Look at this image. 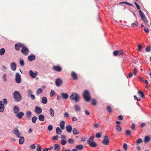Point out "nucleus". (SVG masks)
<instances>
[{
  "instance_id": "nucleus-12",
  "label": "nucleus",
  "mask_w": 151,
  "mask_h": 151,
  "mask_svg": "<svg viewBox=\"0 0 151 151\" xmlns=\"http://www.w3.org/2000/svg\"><path fill=\"white\" fill-rule=\"evenodd\" d=\"M74 109L75 111L77 112L80 111L81 110L80 106L77 104L74 106Z\"/></svg>"
},
{
  "instance_id": "nucleus-38",
  "label": "nucleus",
  "mask_w": 151,
  "mask_h": 151,
  "mask_svg": "<svg viewBox=\"0 0 151 151\" xmlns=\"http://www.w3.org/2000/svg\"><path fill=\"white\" fill-rule=\"evenodd\" d=\"M42 90L41 88H39L37 89V95H39L41 93H42Z\"/></svg>"
},
{
  "instance_id": "nucleus-42",
  "label": "nucleus",
  "mask_w": 151,
  "mask_h": 151,
  "mask_svg": "<svg viewBox=\"0 0 151 151\" xmlns=\"http://www.w3.org/2000/svg\"><path fill=\"white\" fill-rule=\"evenodd\" d=\"M118 55L119 56L122 55L124 54V52L122 50H118Z\"/></svg>"
},
{
  "instance_id": "nucleus-28",
  "label": "nucleus",
  "mask_w": 151,
  "mask_h": 151,
  "mask_svg": "<svg viewBox=\"0 0 151 151\" xmlns=\"http://www.w3.org/2000/svg\"><path fill=\"white\" fill-rule=\"evenodd\" d=\"M62 132V131L61 129L59 127H57L56 129V132L58 134H61Z\"/></svg>"
},
{
  "instance_id": "nucleus-4",
  "label": "nucleus",
  "mask_w": 151,
  "mask_h": 151,
  "mask_svg": "<svg viewBox=\"0 0 151 151\" xmlns=\"http://www.w3.org/2000/svg\"><path fill=\"white\" fill-rule=\"evenodd\" d=\"M21 52L24 55H27L29 53V50L27 47L24 46L21 49Z\"/></svg>"
},
{
  "instance_id": "nucleus-5",
  "label": "nucleus",
  "mask_w": 151,
  "mask_h": 151,
  "mask_svg": "<svg viewBox=\"0 0 151 151\" xmlns=\"http://www.w3.org/2000/svg\"><path fill=\"white\" fill-rule=\"evenodd\" d=\"M24 46V45L22 43H17L15 45V48L17 50L19 51L20 50L21 48H22Z\"/></svg>"
},
{
  "instance_id": "nucleus-47",
  "label": "nucleus",
  "mask_w": 151,
  "mask_h": 151,
  "mask_svg": "<svg viewBox=\"0 0 151 151\" xmlns=\"http://www.w3.org/2000/svg\"><path fill=\"white\" fill-rule=\"evenodd\" d=\"M126 4L128 5H130V6H132V4H131L129 3H128L127 2H120V4Z\"/></svg>"
},
{
  "instance_id": "nucleus-39",
  "label": "nucleus",
  "mask_w": 151,
  "mask_h": 151,
  "mask_svg": "<svg viewBox=\"0 0 151 151\" xmlns=\"http://www.w3.org/2000/svg\"><path fill=\"white\" fill-rule=\"evenodd\" d=\"M37 117L36 116H34L32 118V122L33 123H35L36 122V120L37 119Z\"/></svg>"
},
{
  "instance_id": "nucleus-16",
  "label": "nucleus",
  "mask_w": 151,
  "mask_h": 151,
  "mask_svg": "<svg viewBox=\"0 0 151 151\" xmlns=\"http://www.w3.org/2000/svg\"><path fill=\"white\" fill-rule=\"evenodd\" d=\"M72 126L70 125H68L66 126V129L67 131L69 132H70L72 130Z\"/></svg>"
},
{
  "instance_id": "nucleus-53",
  "label": "nucleus",
  "mask_w": 151,
  "mask_h": 151,
  "mask_svg": "<svg viewBox=\"0 0 151 151\" xmlns=\"http://www.w3.org/2000/svg\"><path fill=\"white\" fill-rule=\"evenodd\" d=\"M93 126L94 128H99L100 127V125L99 124L97 123H94L93 124Z\"/></svg>"
},
{
  "instance_id": "nucleus-56",
  "label": "nucleus",
  "mask_w": 151,
  "mask_h": 151,
  "mask_svg": "<svg viewBox=\"0 0 151 151\" xmlns=\"http://www.w3.org/2000/svg\"><path fill=\"white\" fill-rule=\"evenodd\" d=\"M123 147L126 151L127 150V145L126 143H124L123 145Z\"/></svg>"
},
{
  "instance_id": "nucleus-52",
  "label": "nucleus",
  "mask_w": 151,
  "mask_h": 151,
  "mask_svg": "<svg viewBox=\"0 0 151 151\" xmlns=\"http://www.w3.org/2000/svg\"><path fill=\"white\" fill-rule=\"evenodd\" d=\"M92 104L94 106H96L97 104V102L95 99H93L92 100Z\"/></svg>"
},
{
  "instance_id": "nucleus-43",
  "label": "nucleus",
  "mask_w": 151,
  "mask_h": 151,
  "mask_svg": "<svg viewBox=\"0 0 151 151\" xmlns=\"http://www.w3.org/2000/svg\"><path fill=\"white\" fill-rule=\"evenodd\" d=\"M32 91L30 90H29L28 91V92L27 93V96L28 97H29V96H31V95H32Z\"/></svg>"
},
{
  "instance_id": "nucleus-8",
  "label": "nucleus",
  "mask_w": 151,
  "mask_h": 151,
  "mask_svg": "<svg viewBox=\"0 0 151 151\" xmlns=\"http://www.w3.org/2000/svg\"><path fill=\"white\" fill-rule=\"evenodd\" d=\"M109 140L108 137L107 136L104 137V139L102 141L103 144L105 145H107L109 144Z\"/></svg>"
},
{
  "instance_id": "nucleus-26",
  "label": "nucleus",
  "mask_w": 151,
  "mask_h": 151,
  "mask_svg": "<svg viewBox=\"0 0 151 151\" xmlns=\"http://www.w3.org/2000/svg\"><path fill=\"white\" fill-rule=\"evenodd\" d=\"M49 113L50 115L52 117L54 116L55 112L53 110L52 108H50L49 109Z\"/></svg>"
},
{
  "instance_id": "nucleus-21",
  "label": "nucleus",
  "mask_w": 151,
  "mask_h": 151,
  "mask_svg": "<svg viewBox=\"0 0 151 151\" xmlns=\"http://www.w3.org/2000/svg\"><path fill=\"white\" fill-rule=\"evenodd\" d=\"M71 76L74 79L77 80L78 79V77L76 73L74 72H72Z\"/></svg>"
},
{
  "instance_id": "nucleus-57",
  "label": "nucleus",
  "mask_w": 151,
  "mask_h": 151,
  "mask_svg": "<svg viewBox=\"0 0 151 151\" xmlns=\"http://www.w3.org/2000/svg\"><path fill=\"white\" fill-rule=\"evenodd\" d=\"M118 50L114 51L113 52V55L114 56L118 55Z\"/></svg>"
},
{
  "instance_id": "nucleus-60",
  "label": "nucleus",
  "mask_w": 151,
  "mask_h": 151,
  "mask_svg": "<svg viewBox=\"0 0 151 151\" xmlns=\"http://www.w3.org/2000/svg\"><path fill=\"white\" fill-rule=\"evenodd\" d=\"M58 136L57 135L54 136L52 137V139L53 140H57L58 138Z\"/></svg>"
},
{
  "instance_id": "nucleus-13",
  "label": "nucleus",
  "mask_w": 151,
  "mask_h": 151,
  "mask_svg": "<svg viewBox=\"0 0 151 151\" xmlns=\"http://www.w3.org/2000/svg\"><path fill=\"white\" fill-rule=\"evenodd\" d=\"M63 81L62 80L59 78L56 79L55 81V84L57 86H59L62 84Z\"/></svg>"
},
{
  "instance_id": "nucleus-51",
  "label": "nucleus",
  "mask_w": 151,
  "mask_h": 151,
  "mask_svg": "<svg viewBox=\"0 0 151 151\" xmlns=\"http://www.w3.org/2000/svg\"><path fill=\"white\" fill-rule=\"evenodd\" d=\"M53 129V127L52 125H50L48 126V127L47 129L49 131H50L52 130Z\"/></svg>"
},
{
  "instance_id": "nucleus-44",
  "label": "nucleus",
  "mask_w": 151,
  "mask_h": 151,
  "mask_svg": "<svg viewBox=\"0 0 151 151\" xmlns=\"http://www.w3.org/2000/svg\"><path fill=\"white\" fill-rule=\"evenodd\" d=\"M53 147L52 146H50L49 148H46L44 149L43 150V151H48V150H50L53 149Z\"/></svg>"
},
{
  "instance_id": "nucleus-11",
  "label": "nucleus",
  "mask_w": 151,
  "mask_h": 151,
  "mask_svg": "<svg viewBox=\"0 0 151 151\" xmlns=\"http://www.w3.org/2000/svg\"><path fill=\"white\" fill-rule=\"evenodd\" d=\"M42 111V110L41 108L37 106H36L35 110V111L36 113L39 114L41 113Z\"/></svg>"
},
{
  "instance_id": "nucleus-55",
  "label": "nucleus",
  "mask_w": 151,
  "mask_h": 151,
  "mask_svg": "<svg viewBox=\"0 0 151 151\" xmlns=\"http://www.w3.org/2000/svg\"><path fill=\"white\" fill-rule=\"evenodd\" d=\"M151 48L149 46H148L145 48V51L147 52H149L150 51Z\"/></svg>"
},
{
  "instance_id": "nucleus-58",
  "label": "nucleus",
  "mask_w": 151,
  "mask_h": 151,
  "mask_svg": "<svg viewBox=\"0 0 151 151\" xmlns=\"http://www.w3.org/2000/svg\"><path fill=\"white\" fill-rule=\"evenodd\" d=\"M107 109L108 110L109 112V113H111L112 111V109L111 106H108L107 107Z\"/></svg>"
},
{
  "instance_id": "nucleus-40",
  "label": "nucleus",
  "mask_w": 151,
  "mask_h": 151,
  "mask_svg": "<svg viewBox=\"0 0 151 151\" xmlns=\"http://www.w3.org/2000/svg\"><path fill=\"white\" fill-rule=\"evenodd\" d=\"M138 93L142 98H143L144 97L145 95L141 91H139L138 92Z\"/></svg>"
},
{
  "instance_id": "nucleus-34",
  "label": "nucleus",
  "mask_w": 151,
  "mask_h": 151,
  "mask_svg": "<svg viewBox=\"0 0 151 151\" xmlns=\"http://www.w3.org/2000/svg\"><path fill=\"white\" fill-rule=\"evenodd\" d=\"M88 144L90 146L92 147H95L97 146L96 143L93 142H91L90 144L89 143Z\"/></svg>"
},
{
  "instance_id": "nucleus-7",
  "label": "nucleus",
  "mask_w": 151,
  "mask_h": 151,
  "mask_svg": "<svg viewBox=\"0 0 151 151\" xmlns=\"http://www.w3.org/2000/svg\"><path fill=\"white\" fill-rule=\"evenodd\" d=\"M13 133L15 134L18 137H20L21 133L19 132V130L17 128H14L13 129Z\"/></svg>"
},
{
  "instance_id": "nucleus-45",
  "label": "nucleus",
  "mask_w": 151,
  "mask_h": 151,
  "mask_svg": "<svg viewBox=\"0 0 151 151\" xmlns=\"http://www.w3.org/2000/svg\"><path fill=\"white\" fill-rule=\"evenodd\" d=\"M125 133L127 135H130L131 134V132L129 130H127L126 131Z\"/></svg>"
},
{
  "instance_id": "nucleus-59",
  "label": "nucleus",
  "mask_w": 151,
  "mask_h": 151,
  "mask_svg": "<svg viewBox=\"0 0 151 151\" xmlns=\"http://www.w3.org/2000/svg\"><path fill=\"white\" fill-rule=\"evenodd\" d=\"M36 146L35 144H33L31 145L30 147L31 149L32 150H34L35 149Z\"/></svg>"
},
{
  "instance_id": "nucleus-49",
  "label": "nucleus",
  "mask_w": 151,
  "mask_h": 151,
  "mask_svg": "<svg viewBox=\"0 0 151 151\" xmlns=\"http://www.w3.org/2000/svg\"><path fill=\"white\" fill-rule=\"evenodd\" d=\"M67 142V141L65 140L64 139H62L61 141V144L63 145H65L66 143Z\"/></svg>"
},
{
  "instance_id": "nucleus-24",
  "label": "nucleus",
  "mask_w": 151,
  "mask_h": 151,
  "mask_svg": "<svg viewBox=\"0 0 151 151\" xmlns=\"http://www.w3.org/2000/svg\"><path fill=\"white\" fill-rule=\"evenodd\" d=\"M47 99L46 97H43L42 98L41 102L43 104H46L47 102Z\"/></svg>"
},
{
  "instance_id": "nucleus-63",
  "label": "nucleus",
  "mask_w": 151,
  "mask_h": 151,
  "mask_svg": "<svg viewBox=\"0 0 151 151\" xmlns=\"http://www.w3.org/2000/svg\"><path fill=\"white\" fill-rule=\"evenodd\" d=\"M3 103L5 104L6 105L7 103V101L6 99H3Z\"/></svg>"
},
{
  "instance_id": "nucleus-62",
  "label": "nucleus",
  "mask_w": 151,
  "mask_h": 151,
  "mask_svg": "<svg viewBox=\"0 0 151 151\" xmlns=\"http://www.w3.org/2000/svg\"><path fill=\"white\" fill-rule=\"evenodd\" d=\"M137 68H135L134 70H133V73H134V76H135L137 74Z\"/></svg>"
},
{
  "instance_id": "nucleus-18",
  "label": "nucleus",
  "mask_w": 151,
  "mask_h": 151,
  "mask_svg": "<svg viewBox=\"0 0 151 151\" xmlns=\"http://www.w3.org/2000/svg\"><path fill=\"white\" fill-rule=\"evenodd\" d=\"M11 69L13 71H15L16 69V65L14 63H12L11 65Z\"/></svg>"
},
{
  "instance_id": "nucleus-54",
  "label": "nucleus",
  "mask_w": 151,
  "mask_h": 151,
  "mask_svg": "<svg viewBox=\"0 0 151 151\" xmlns=\"http://www.w3.org/2000/svg\"><path fill=\"white\" fill-rule=\"evenodd\" d=\"M142 142V140L140 139L139 138L138 139L137 141V144H138L139 143H141Z\"/></svg>"
},
{
  "instance_id": "nucleus-31",
  "label": "nucleus",
  "mask_w": 151,
  "mask_h": 151,
  "mask_svg": "<svg viewBox=\"0 0 151 151\" xmlns=\"http://www.w3.org/2000/svg\"><path fill=\"white\" fill-rule=\"evenodd\" d=\"M93 139L94 137L93 136H91V137H90L88 139V144H90L91 142H93Z\"/></svg>"
},
{
  "instance_id": "nucleus-20",
  "label": "nucleus",
  "mask_w": 151,
  "mask_h": 151,
  "mask_svg": "<svg viewBox=\"0 0 151 151\" xmlns=\"http://www.w3.org/2000/svg\"><path fill=\"white\" fill-rule=\"evenodd\" d=\"M62 98L64 99H67L68 98V95L67 93H63L61 94Z\"/></svg>"
},
{
  "instance_id": "nucleus-10",
  "label": "nucleus",
  "mask_w": 151,
  "mask_h": 151,
  "mask_svg": "<svg viewBox=\"0 0 151 151\" xmlns=\"http://www.w3.org/2000/svg\"><path fill=\"white\" fill-rule=\"evenodd\" d=\"M29 73L30 76L32 78H35L37 74V72L34 73L32 70H29Z\"/></svg>"
},
{
  "instance_id": "nucleus-19",
  "label": "nucleus",
  "mask_w": 151,
  "mask_h": 151,
  "mask_svg": "<svg viewBox=\"0 0 151 151\" xmlns=\"http://www.w3.org/2000/svg\"><path fill=\"white\" fill-rule=\"evenodd\" d=\"M13 109L14 112L15 114L17 113L19 111V107L17 106H14Z\"/></svg>"
},
{
  "instance_id": "nucleus-25",
  "label": "nucleus",
  "mask_w": 151,
  "mask_h": 151,
  "mask_svg": "<svg viewBox=\"0 0 151 151\" xmlns=\"http://www.w3.org/2000/svg\"><path fill=\"white\" fill-rule=\"evenodd\" d=\"M38 119L41 121H44L45 120V118L44 115L42 114H40L38 116Z\"/></svg>"
},
{
  "instance_id": "nucleus-14",
  "label": "nucleus",
  "mask_w": 151,
  "mask_h": 151,
  "mask_svg": "<svg viewBox=\"0 0 151 151\" xmlns=\"http://www.w3.org/2000/svg\"><path fill=\"white\" fill-rule=\"evenodd\" d=\"M4 108L5 107L2 102L0 100V112H3Z\"/></svg>"
},
{
  "instance_id": "nucleus-48",
  "label": "nucleus",
  "mask_w": 151,
  "mask_h": 151,
  "mask_svg": "<svg viewBox=\"0 0 151 151\" xmlns=\"http://www.w3.org/2000/svg\"><path fill=\"white\" fill-rule=\"evenodd\" d=\"M55 91L53 90H52L50 92V96L51 97L53 96L55 94Z\"/></svg>"
},
{
  "instance_id": "nucleus-1",
  "label": "nucleus",
  "mask_w": 151,
  "mask_h": 151,
  "mask_svg": "<svg viewBox=\"0 0 151 151\" xmlns=\"http://www.w3.org/2000/svg\"><path fill=\"white\" fill-rule=\"evenodd\" d=\"M13 96L15 101L17 102L19 101L22 99V96L20 93L18 91H15Z\"/></svg>"
},
{
  "instance_id": "nucleus-35",
  "label": "nucleus",
  "mask_w": 151,
  "mask_h": 151,
  "mask_svg": "<svg viewBox=\"0 0 151 151\" xmlns=\"http://www.w3.org/2000/svg\"><path fill=\"white\" fill-rule=\"evenodd\" d=\"M76 148L79 150H81L83 148V146L81 145H77L76 147Z\"/></svg>"
},
{
  "instance_id": "nucleus-27",
  "label": "nucleus",
  "mask_w": 151,
  "mask_h": 151,
  "mask_svg": "<svg viewBox=\"0 0 151 151\" xmlns=\"http://www.w3.org/2000/svg\"><path fill=\"white\" fill-rule=\"evenodd\" d=\"M24 141V138L23 137H20L19 139V143L21 145L23 143Z\"/></svg>"
},
{
  "instance_id": "nucleus-50",
  "label": "nucleus",
  "mask_w": 151,
  "mask_h": 151,
  "mask_svg": "<svg viewBox=\"0 0 151 151\" xmlns=\"http://www.w3.org/2000/svg\"><path fill=\"white\" fill-rule=\"evenodd\" d=\"M141 19L144 22H146L147 19L145 15L141 17Z\"/></svg>"
},
{
  "instance_id": "nucleus-17",
  "label": "nucleus",
  "mask_w": 151,
  "mask_h": 151,
  "mask_svg": "<svg viewBox=\"0 0 151 151\" xmlns=\"http://www.w3.org/2000/svg\"><path fill=\"white\" fill-rule=\"evenodd\" d=\"M35 57L33 54H31L28 57V60L29 61H32L35 59Z\"/></svg>"
},
{
  "instance_id": "nucleus-15",
  "label": "nucleus",
  "mask_w": 151,
  "mask_h": 151,
  "mask_svg": "<svg viewBox=\"0 0 151 151\" xmlns=\"http://www.w3.org/2000/svg\"><path fill=\"white\" fill-rule=\"evenodd\" d=\"M16 116L19 119L22 118L24 115V113L22 112H20L16 114Z\"/></svg>"
},
{
  "instance_id": "nucleus-6",
  "label": "nucleus",
  "mask_w": 151,
  "mask_h": 151,
  "mask_svg": "<svg viewBox=\"0 0 151 151\" xmlns=\"http://www.w3.org/2000/svg\"><path fill=\"white\" fill-rule=\"evenodd\" d=\"M15 81L17 83H20L21 81V78L20 74L18 73H17L15 76Z\"/></svg>"
},
{
  "instance_id": "nucleus-22",
  "label": "nucleus",
  "mask_w": 151,
  "mask_h": 151,
  "mask_svg": "<svg viewBox=\"0 0 151 151\" xmlns=\"http://www.w3.org/2000/svg\"><path fill=\"white\" fill-rule=\"evenodd\" d=\"M25 115L29 119L31 117L32 113L29 111H27Z\"/></svg>"
},
{
  "instance_id": "nucleus-29",
  "label": "nucleus",
  "mask_w": 151,
  "mask_h": 151,
  "mask_svg": "<svg viewBox=\"0 0 151 151\" xmlns=\"http://www.w3.org/2000/svg\"><path fill=\"white\" fill-rule=\"evenodd\" d=\"M116 130L119 132H120L122 130V127L118 125H116L115 127Z\"/></svg>"
},
{
  "instance_id": "nucleus-61",
  "label": "nucleus",
  "mask_w": 151,
  "mask_h": 151,
  "mask_svg": "<svg viewBox=\"0 0 151 151\" xmlns=\"http://www.w3.org/2000/svg\"><path fill=\"white\" fill-rule=\"evenodd\" d=\"M139 15L141 16V17L144 16V14L142 12V11L141 10H139Z\"/></svg>"
},
{
  "instance_id": "nucleus-33",
  "label": "nucleus",
  "mask_w": 151,
  "mask_h": 151,
  "mask_svg": "<svg viewBox=\"0 0 151 151\" xmlns=\"http://www.w3.org/2000/svg\"><path fill=\"white\" fill-rule=\"evenodd\" d=\"M150 138L148 136H146L145 137L144 141L145 143H146L148 142L150 140Z\"/></svg>"
},
{
  "instance_id": "nucleus-23",
  "label": "nucleus",
  "mask_w": 151,
  "mask_h": 151,
  "mask_svg": "<svg viewBox=\"0 0 151 151\" xmlns=\"http://www.w3.org/2000/svg\"><path fill=\"white\" fill-rule=\"evenodd\" d=\"M65 122L64 121H62L60 123V126L61 129L63 130L65 129Z\"/></svg>"
},
{
  "instance_id": "nucleus-9",
  "label": "nucleus",
  "mask_w": 151,
  "mask_h": 151,
  "mask_svg": "<svg viewBox=\"0 0 151 151\" xmlns=\"http://www.w3.org/2000/svg\"><path fill=\"white\" fill-rule=\"evenodd\" d=\"M52 69L55 71L60 72L62 70V68L58 65L54 66L52 67Z\"/></svg>"
},
{
  "instance_id": "nucleus-30",
  "label": "nucleus",
  "mask_w": 151,
  "mask_h": 151,
  "mask_svg": "<svg viewBox=\"0 0 151 151\" xmlns=\"http://www.w3.org/2000/svg\"><path fill=\"white\" fill-rule=\"evenodd\" d=\"M54 150L56 151H59L60 149V147L59 145L58 144L55 145Z\"/></svg>"
},
{
  "instance_id": "nucleus-64",
  "label": "nucleus",
  "mask_w": 151,
  "mask_h": 151,
  "mask_svg": "<svg viewBox=\"0 0 151 151\" xmlns=\"http://www.w3.org/2000/svg\"><path fill=\"white\" fill-rule=\"evenodd\" d=\"M72 120L74 122L77 121L78 120V118L76 117H74L72 118Z\"/></svg>"
},
{
  "instance_id": "nucleus-3",
  "label": "nucleus",
  "mask_w": 151,
  "mask_h": 151,
  "mask_svg": "<svg viewBox=\"0 0 151 151\" xmlns=\"http://www.w3.org/2000/svg\"><path fill=\"white\" fill-rule=\"evenodd\" d=\"M83 96L86 101H88L91 100L89 93L88 91H86L83 92Z\"/></svg>"
},
{
  "instance_id": "nucleus-36",
  "label": "nucleus",
  "mask_w": 151,
  "mask_h": 151,
  "mask_svg": "<svg viewBox=\"0 0 151 151\" xmlns=\"http://www.w3.org/2000/svg\"><path fill=\"white\" fill-rule=\"evenodd\" d=\"M5 52V49L4 48H2L0 50V55H3Z\"/></svg>"
},
{
  "instance_id": "nucleus-2",
  "label": "nucleus",
  "mask_w": 151,
  "mask_h": 151,
  "mask_svg": "<svg viewBox=\"0 0 151 151\" xmlns=\"http://www.w3.org/2000/svg\"><path fill=\"white\" fill-rule=\"evenodd\" d=\"M71 99L74 100L76 102H77L80 100V97L79 95L76 93H72L70 97Z\"/></svg>"
},
{
  "instance_id": "nucleus-37",
  "label": "nucleus",
  "mask_w": 151,
  "mask_h": 151,
  "mask_svg": "<svg viewBox=\"0 0 151 151\" xmlns=\"http://www.w3.org/2000/svg\"><path fill=\"white\" fill-rule=\"evenodd\" d=\"M68 142L70 144H73L74 143L75 140L72 139H69L68 140Z\"/></svg>"
},
{
  "instance_id": "nucleus-41",
  "label": "nucleus",
  "mask_w": 151,
  "mask_h": 151,
  "mask_svg": "<svg viewBox=\"0 0 151 151\" xmlns=\"http://www.w3.org/2000/svg\"><path fill=\"white\" fill-rule=\"evenodd\" d=\"M132 27H137L138 26V23L136 22L135 23H133L132 24Z\"/></svg>"
},
{
  "instance_id": "nucleus-32",
  "label": "nucleus",
  "mask_w": 151,
  "mask_h": 151,
  "mask_svg": "<svg viewBox=\"0 0 151 151\" xmlns=\"http://www.w3.org/2000/svg\"><path fill=\"white\" fill-rule=\"evenodd\" d=\"M73 134L74 135L78 134L79 133V132L78 130L76 128H73Z\"/></svg>"
},
{
  "instance_id": "nucleus-46",
  "label": "nucleus",
  "mask_w": 151,
  "mask_h": 151,
  "mask_svg": "<svg viewBox=\"0 0 151 151\" xmlns=\"http://www.w3.org/2000/svg\"><path fill=\"white\" fill-rule=\"evenodd\" d=\"M37 151H41V147L40 145H37Z\"/></svg>"
}]
</instances>
